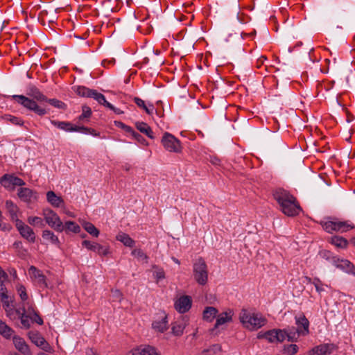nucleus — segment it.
Instances as JSON below:
<instances>
[{
  "label": "nucleus",
  "instance_id": "1",
  "mask_svg": "<svg viewBox=\"0 0 355 355\" xmlns=\"http://www.w3.org/2000/svg\"><path fill=\"white\" fill-rule=\"evenodd\" d=\"M273 196L278 202L280 209L285 215L294 216L301 211V207L296 198L288 191L283 189H277L274 191Z\"/></svg>",
  "mask_w": 355,
  "mask_h": 355
},
{
  "label": "nucleus",
  "instance_id": "2",
  "mask_svg": "<svg viewBox=\"0 0 355 355\" xmlns=\"http://www.w3.org/2000/svg\"><path fill=\"white\" fill-rule=\"evenodd\" d=\"M239 320L243 326L254 331L263 327L266 324V319L261 314L242 309L239 313Z\"/></svg>",
  "mask_w": 355,
  "mask_h": 355
},
{
  "label": "nucleus",
  "instance_id": "3",
  "mask_svg": "<svg viewBox=\"0 0 355 355\" xmlns=\"http://www.w3.org/2000/svg\"><path fill=\"white\" fill-rule=\"evenodd\" d=\"M193 275L199 285L204 286L207 283L208 269L203 259L199 258L193 263Z\"/></svg>",
  "mask_w": 355,
  "mask_h": 355
},
{
  "label": "nucleus",
  "instance_id": "4",
  "mask_svg": "<svg viewBox=\"0 0 355 355\" xmlns=\"http://www.w3.org/2000/svg\"><path fill=\"white\" fill-rule=\"evenodd\" d=\"M323 229L329 232H345L354 227L349 221H341L338 220H329L322 223Z\"/></svg>",
  "mask_w": 355,
  "mask_h": 355
},
{
  "label": "nucleus",
  "instance_id": "5",
  "mask_svg": "<svg viewBox=\"0 0 355 355\" xmlns=\"http://www.w3.org/2000/svg\"><path fill=\"white\" fill-rule=\"evenodd\" d=\"M42 216L48 225L57 232H62L63 223L59 216L51 209H44L42 211Z\"/></svg>",
  "mask_w": 355,
  "mask_h": 355
},
{
  "label": "nucleus",
  "instance_id": "6",
  "mask_svg": "<svg viewBox=\"0 0 355 355\" xmlns=\"http://www.w3.org/2000/svg\"><path fill=\"white\" fill-rule=\"evenodd\" d=\"M12 98L19 104L23 105L24 107L35 112L40 116L44 115L46 112L45 109L40 107L32 99H30L23 95H13Z\"/></svg>",
  "mask_w": 355,
  "mask_h": 355
},
{
  "label": "nucleus",
  "instance_id": "7",
  "mask_svg": "<svg viewBox=\"0 0 355 355\" xmlns=\"http://www.w3.org/2000/svg\"><path fill=\"white\" fill-rule=\"evenodd\" d=\"M162 144L168 152L179 153L181 151L180 141L170 133L165 132L162 138Z\"/></svg>",
  "mask_w": 355,
  "mask_h": 355
},
{
  "label": "nucleus",
  "instance_id": "8",
  "mask_svg": "<svg viewBox=\"0 0 355 355\" xmlns=\"http://www.w3.org/2000/svg\"><path fill=\"white\" fill-rule=\"evenodd\" d=\"M15 226L20 235L28 241L34 243L35 241V234L33 230L26 225L22 220H17Z\"/></svg>",
  "mask_w": 355,
  "mask_h": 355
},
{
  "label": "nucleus",
  "instance_id": "9",
  "mask_svg": "<svg viewBox=\"0 0 355 355\" xmlns=\"http://www.w3.org/2000/svg\"><path fill=\"white\" fill-rule=\"evenodd\" d=\"M31 278L35 282V284L42 288H48L49 284L43 272L38 270L36 267L32 266L28 270Z\"/></svg>",
  "mask_w": 355,
  "mask_h": 355
},
{
  "label": "nucleus",
  "instance_id": "10",
  "mask_svg": "<svg viewBox=\"0 0 355 355\" xmlns=\"http://www.w3.org/2000/svg\"><path fill=\"white\" fill-rule=\"evenodd\" d=\"M189 324V318L187 316H180L171 324V332L175 336H181L184 329Z\"/></svg>",
  "mask_w": 355,
  "mask_h": 355
},
{
  "label": "nucleus",
  "instance_id": "11",
  "mask_svg": "<svg viewBox=\"0 0 355 355\" xmlns=\"http://www.w3.org/2000/svg\"><path fill=\"white\" fill-rule=\"evenodd\" d=\"M82 245L87 250L96 252L101 256H106L110 253L108 246L102 245L96 242L84 240L82 242Z\"/></svg>",
  "mask_w": 355,
  "mask_h": 355
},
{
  "label": "nucleus",
  "instance_id": "12",
  "mask_svg": "<svg viewBox=\"0 0 355 355\" xmlns=\"http://www.w3.org/2000/svg\"><path fill=\"white\" fill-rule=\"evenodd\" d=\"M17 196L21 200L26 203H31L38 199L37 193L29 188L21 187L18 189Z\"/></svg>",
  "mask_w": 355,
  "mask_h": 355
},
{
  "label": "nucleus",
  "instance_id": "13",
  "mask_svg": "<svg viewBox=\"0 0 355 355\" xmlns=\"http://www.w3.org/2000/svg\"><path fill=\"white\" fill-rule=\"evenodd\" d=\"M191 297L188 295H183L175 301L174 306L177 311L180 313H184L191 309Z\"/></svg>",
  "mask_w": 355,
  "mask_h": 355
},
{
  "label": "nucleus",
  "instance_id": "14",
  "mask_svg": "<svg viewBox=\"0 0 355 355\" xmlns=\"http://www.w3.org/2000/svg\"><path fill=\"white\" fill-rule=\"evenodd\" d=\"M295 324L297 326V336H306L309 333V322L304 314L295 316Z\"/></svg>",
  "mask_w": 355,
  "mask_h": 355
},
{
  "label": "nucleus",
  "instance_id": "15",
  "mask_svg": "<svg viewBox=\"0 0 355 355\" xmlns=\"http://www.w3.org/2000/svg\"><path fill=\"white\" fill-rule=\"evenodd\" d=\"M16 315L20 319L21 323L24 327H30V320L33 319L32 316V308H28V311H26L24 305H23L21 308H19L16 310Z\"/></svg>",
  "mask_w": 355,
  "mask_h": 355
},
{
  "label": "nucleus",
  "instance_id": "16",
  "mask_svg": "<svg viewBox=\"0 0 355 355\" xmlns=\"http://www.w3.org/2000/svg\"><path fill=\"white\" fill-rule=\"evenodd\" d=\"M333 264L338 268L343 270L344 272L352 274H355V266L349 261L347 259H340L337 257L333 258Z\"/></svg>",
  "mask_w": 355,
  "mask_h": 355
},
{
  "label": "nucleus",
  "instance_id": "17",
  "mask_svg": "<svg viewBox=\"0 0 355 355\" xmlns=\"http://www.w3.org/2000/svg\"><path fill=\"white\" fill-rule=\"evenodd\" d=\"M286 333L282 329H272L266 331V340L271 343H282L286 339Z\"/></svg>",
  "mask_w": 355,
  "mask_h": 355
},
{
  "label": "nucleus",
  "instance_id": "18",
  "mask_svg": "<svg viewBox=\"0 0 355 355\" xmlns=\"http://www.w3.org/2000/svg\"><path fill=\"white\" fill-rule=\"evenodd\" d=\"M1 183L4 187H8L10 185L21 187L25 185V182L15 175L6 174L1 178Z\"/></svg>",
  "mask_w": 355,
  "mask_h": 355
},
{
  "label": "nucleus",
  "instance_id": "19",
  "mask_svg": "<svg viewBox=\"0 0 355 355\" xmlns=\"http://www.w3.org/2000/svg\"><path fill=\"white\" fill-rule=\"evenodd\" d=\"M13 343L15 348L23 355H31V351L29 346L26 343L24 339L19 336L13 337Z\"/></svg>",
  "mask_w": 355,
  "mask_h": 355
},
{
  "label": "nucleus",
  "instance_id": "20",
  "mask_svg": "<svg viewBox=\"0 0 355 355\" xmlns=\"http://www.w3.org/2000/svg\"><path fill=\"white\" fill-rule=\"evenodd\" d=\"M159 352L153 346L147 345L144 347L131 350L127 355H159Z\"/></svg>",
  "mask_w": 355,
  "mask_h": 355
},
{
  "label": "nucleus",
  "instance_id": "21",
  "mask_svg": "<svg viewBox=\"0 0 355 355\" xmlns=\"http://www.w3.org/2000/svg\"><path fill=\"white\" fill-rule=\"evenodd\" d=\"M152 327L158 332H164L168 329L167 315L163 313L158 320L153 322Z\"/></svg>",
  "mask_w": 355,
  "mask_h": 355
},
{
  "label": "nucleus",
  "instance_id": "22",
  "mask_svg": "<svg viewBox=\"0 0 355 355\" xmlns=\"http://www.w3.org/2000/svg\"><path fill=\"white\" fill-rule=\"evenodd\" d=\"M6 208L8 211L12 220L15 221V223H17V220H20L17 215L19 209L12 200H8L6 201Z\"/></svg>",
  "mask_w": 355,
  "mask_h": 355
},
{
  "label": "nucleus",
  "instance_id": "23",
  "mask_svg": "<svg viewBox=\"0 0 355 355\" xmlns=\"http://www.w3.org/2000/svg\"><path fill=\"white\" fill-rule=\"evenodd\" d=\"M233 311L230 309L228 311L221 313L216 318L215 327L217 328L220 325L225 324L226 322H230L232 320Z\"/></svg>",
  "mask_w": 355,
  "mask_h": 355
},
{
  "label": "nucleus",
  "instance_id": "24",
  "mask_svg": "<svg viewBox=\"0 0 355 355\" xmlns=\"http://www.w3.org/2000/svg\"><path fill=\"white\" fill-rule=\"evenodd\" d=\"M46 199L52 206L60 207L64 202L61 197L57 196L54 191H49L46 193Z\"/></svg>",
  "mask_w": 355,
  "mask_h": 355
},
{
  "label": "nucleus",
  "instance_id": "25",
  "mask_svg": "<svg viewBox=\"0 0 355 355\" xmlns=\"http://www.w3.org/2000/svg\"><path fill=\"white\" fill-rule=\"evenodd\" d=\"M42 238L51 242L52 244L55 245L57 247L60 248V242L58 237L51 230H45L42 232Z\"/></svg>",
  "mask_w": 355,
  "mask_h": 355
},
{
  "label": "nucleus",
  "instance_id": "26",
  "mask_svg": "<svg viewBox=\"0 0 355 355\" xmlns=\"http://www.w3.org/2000/svg\"><path fill=\"white\" fill-rule=\"evenodd\" d=\"M51 123L58 128L65 130L67 132H72V130H78V128H73L71 123L67 121H59L55 120L51 121Z\"/></svg>",
  "mask_w": 355,
  "mask_h": 355
},
{
  "label": "nucleus",
  "instance_id": "27",
  "mask_svg": "<svg viewBox=\"0 0 355 355\" xmlns=\"http://www.w3.org/2000/svg\"><path fill=\"white\" fill-rule=\"evenodd\" d=\"M135 126L138 130L141 133L145 134L150 139L153 138V132L150 127L144 122L137 121L135 123Z\"/></svg>",
  "mask_w": 355,
  "mask_h": 355
},
{
  "label": "nucleus",
  "instance_id": "28",
  "mask_svg": "<svg viewBox=\"0 0 355 355\" xmlns=\"http://www.w3.org/2000/svg\"><path fill=\"white\" fill-rule=\"evenodd\" d=\"M331 243L338 248H346L348 245L347 239L342 236H335L331 238Z\"/></svg>",
  "mask_w": 355,
  "mask_h": 355
},
{
  "label": "nucleus",
  "instance_id": "29",
  "mask_svg": "<svg viewBox=\"0 0 355 355\" xmlns=\"http://www.w3.org/2000/svg\"><path fill=\"white\" fill-rule=\"evenodd\" d=\"M14 334V331L8 327L6 322L0 320V334L6 339L10 338Z\"/></svg>",
  "mask_w": 355,
  "mask_h": 355
},
{
  "label": "nucleus",
  "instance_id": "30",
  "mask_svg": "<svg viewBox=\"0 0 355 355\" xmlns=\"http://www.w3.org/2000/svg\"><path fill=\"white\" fill-rule=\"evenodd\" d=\"M82 226L85 230L92 236L94 237L98 236L99 231L92 223L87 221H83L82 223Z\"/></svg>",
  "mask_w": 355,
  "mask_h": 355
},
{
  "label": "nucleus",
  "instance_id": "31",
  "mask_svg": "<svg viewBox=\"0 0 355 355\" xmlns=\"http://www.w3.org/2000/svg\"><path fill=\"white\" fill-rule=\"evenodd\" d=\"M116 239L123 243L127 247H132L135 245V241L132 239L129 235L125 233H119L116 236Z\"/></svg>",
  "mask_w": 355,
  "mask_h": 355
},
{
  "label": "nucleus",
  "instance_id": "32",
  "mask_svg": "<svg viewBox=\"0 0 355 355\" xmlns=\"http://www.w3.org/2000/svg\"><path fill=\"white\" fill-rule=\"evenodd\" d=\"M218 310L213 306L207 307L203 311V318L207 321H211L216 315Z\"/></svg>",
  "mask_w": 355,
  "mask_h": 355
},
{
  "label": "nucleus",
  "instance_id": "33",
  "mask_svg": "<svg viewBox=\"0 0 355 355\" xmlns=\"http://www.w3.org/2000/svg\"><path fill=\"white\" fill-rule=\"evenodd\" d=\"M89 98L95 99L99 104L106 107L107 103H109L106 101L105 97L103 94L98 92L96 90L92 89Z\"/></svg>",
  "mask_w": 355,
  "mask_h": 355
},
{
  "label": "nucleus",
  "instance_id": "34",
  "mask_svg": "<svg viewBox=\"0 0 355 355\" xmlns=\"http://www.w3.org/2000/svg\"><path fill=\"white\" fill-rule=\"evenodd\" d=\"M317 355H327L331 353L330 346L329 345H320L311 349Z\"/></svg>",
  "mask_w": 355,
  "mask_h": 355
},
{
  "label": "nucleus",
  "instance_id": "35",
  "mask_svg": "<svg viewBox=\"0 0 355 355\" xmlns=\"http://www.w3.org/2000/svg\"><path fill=\"white\" fill-rule=\"evenodd\" d=\"M153 268L154 270L153 275L157 283L165 278V272L163 268L155 265L153 266Z\"/></svg>",
  "mask_w": 355,
  "mask_h": 355
},
{
  "label": "nucleus",
  "instance_id": "36",
  "mask_svg": "<svg viewBox=\"0 0 355 355\" xmlns=\"http://www.w3.org/2000/svg\"><path fill=\"white\" fill-rule=\"evenodd\" d=\"M91 89L84 86H77L74 87L75 92L80 96L89 98L92 93Z\"/></svg>",
  "mask_w": 355,
  "mask_h": 355
},
{
  "label": "nucleus",
  "instance_id": "37",
  "mask_svg": "<svg viewBox=\"0 0 355 355\" xmlns=\"http://www.w3.org/2000/svg\"><path fill=\"white\" fill-rule=\"evenodd\" d=\"M29 338L31 342L39 347L46 340L39 333L30 334Z\"/></svg>",
  "mask_w": 355,
  "mask_h": 355
},
{
  "label": "nucleus",
  "instance_id": "38",
  "mask_svg": "<svg viewBox=\"0 0 355 355\" xmlns=\"http://www.w3.org/2000/svg\"><path fill=\"white\" fill-rule=\"evenodd\" d=\"M30 94L33 97V98L36 99L38 101L42 102L47 101V98L43 94H42L36 87H33L31 89Z\"/></svg>",
  "mask_w": 355,
  "mask_h": 355
},
{
  "label": "nucleus",
  "instance_id": "39",
  "mask_svg": "<svg viewBox=\"0 0 355 355\" xmlns=\"http://www.w3.org/2000/svg\"><path fill=\"white\" fill-rule=\"evenodd\" d=\"M28 223L33 226H38L42 227L44 226L43 219L38 216H29L27 218Z\"/></svg>",
  "mask_w": 355,
  "mask_h": 355
},
{
  "label": "nucleus",
  "instance_id": "40",
  "mask_svg": "<svg viewBox=\"0 0 355 355\" xmlns=\"http://www.w3.org/2000/svg\"><path fill=\"white\" fill-rule=\"evenodd\" d=\"M92 115V110L87 105L82 107V114L78 116L79 121H88V119Z\"/></svg>",
  "mask_w": 355,
  "mask_h": 355
},
{
  "label": "nucleus",
  "instance_id": "41",
  "mask_svg": "<svg viewBox=\"0 0 355 355\" xmlns=\"http://www.w3.org/2000/svg\"><path fill=\"white\" fill-rule=\"evenodd\" d=\"M132 254L139 261H144L147 263L148 257L141 249H135L132 251Z\"/></svg>",
  "mask_w": 355,
  "mask_h": 355
},
{
  "label": "nucleus",
  "instance_id": "42",
  "mask_svg": "<svg viewBox=\"0 0 355 355\" xmlns=\"http://www.w3.org/2000/svg\"><path fill=\"white\" fill-rule=\"evenodd\" d=\"M67 230L73 233H78L80 231V227L73 221H67L64 224Z\"/></svg>",
  "mask_w": 355,
  "mask_h": 355
},
{
  "label": "nucleus",
  "instance_id": "43",
  "mask_svg": "<svg viewBox=\"0 0 355 355\" xmlns=\"http://www.w3.org/2000/svg\"><path fill=\"white\" fill-rule=\"evenodd\" d=\"M284 332L286 333V338H287L288 341H295L297 339V330L295 331L294 328L293 329H282Z\"/></svg>",
  "mask_w": 355,
  "mask_h": 355
},
{
  "label": "nucleus",
  "instance_id": "44",
  "mask_svg": "<svg viewBox=\"0 0 355 355\" xmlns=\"http://www.w3.org/2000/svg\"><path fill=\"white\" fill-rule=\"evenodd\" d=\"M17 291L22 301H26L28 299L26 288L23 285L18 284L17 286Z\"/></svg>",
  "mask_w": 355,
  "mask_h": 355
},
{
  "label": "nucleus",
  "instance_id": "45",
  "mask_svg": "<svg viewBox=\"0 0 355 355\" xmlns=\"http://www.w3.org/2000/svg\"><path fill=\"white\" fill-rule=\"evenodd\" d=\"M298 346L295 344H291L284 347V352L289 355H293L298 351Z\"/></svg>",
  "mask_w": 355,
  "mask_h": 355
},
{
  "label": "nucleus",
  "instance_id": "46",
  "mask_svg": "<svg viewBox=\"0 0 355 355\" xmlns=\"http://www.w3.org/2000/svg\"><path fill=\"white\" fill-rule=\"evenodd\" d=\"M46 101L49 102V104L54 106L55 107L62 109L65 107V105L63 102L58 101L55 98H52V99L47 98Z\"/></svg>",
  "mask_w": 355,
  "mask_h": 355
},
{
  "label": "nucleus",
  "instance_id": "47",
  "mask_svg": "<svg viewBox=\"0 0 355 355\" xmlns=\"http://www.w3.org/2000/svg\"><path fill=\"white\" fill-rule=\"evenodd\" d=\"M1 300L5 311H6V309H10L13 307L12 302L9 299L8 295L4 296L3 297L1 298Z\"/></svg>",
  "mask_w": 355,
  "mask_h": 355
},
{
  "label": "nucleus",
  "instance_id": "48",
  "mask_svg": "<svg viewBox=\"0 0 355 355\" xmlns=\"http://www.w3.org/2000/svg\"><path fill=\"white\" fill-rule=\"evenodd\" d=\"M8 119L14 125H22L24 124V121L17 116H9Z\"/></svg>",
  "mask_w": 355,
  "mask_h": 355
},
{
  "label": "nucleus",
  "instance_id": "49",
  "mask_svg": "<svg viewBox=\"0 0 355 355\" xmlns=\"http://www.w3.org/2000/svg\"><path fill=\"white\" fill-rule=\"evenodd\" d=\"M40 347L44 351L49 353H53L54 352L53 347L49 344V343L45 340Z\"/></svg>",
  "mask_w": 355,
  "mask_h": 355
},
{
  "label": "nucleus",
  "instance_id": "50",
  "mask_svg": "<svg viewBox=\"0 0 355 355\" xmlns=\"http://www.w3.org/2000/svg\"><path fill=\"white\" fill-rule=\"evenodd\" d=\"M32 316L33 319L32 320H34L35 322H37L39 324H43V320L38 315V314L35 311V310L32 308Z\"/></svg>",
  "mask_w": 355,
  "mask_h": 355
},
{
  "label": "nucleus",
  "instance_id": "51",
  "mask_svg": "<svg viewBox=\"0 0 355 355\" xmlns=\"http://www.w3.org/2000/svg\"><path fill=\"white\" fill-rule=\"evenodd\" d=\"M112 295L116 301L120 302L122 298V294L119 290H112Z\"/></svg>",
  "mask_w": 355,
  "mask_h": 355
},
{
  "label": "nucleus",
  "instance_id": "52",
  "mask_svg": "<svg viewBox=\"0 0 355 355\" xmlns=\"http://www.w3.org/2000/svg\"><path fill=\"white\" fill-rule=\"evenodd\" d=\"M132 137L135 138L138 142L141 144H144L146 140L145 139L140 135L139 133L135 131V132L132 135Z\"/></svg>",
  "mask_w": 355,
  "mask_h": 355
},
{
  "label": "nucleus",
  "instance_id": "53",
  "mask_svg": "<svg viewBox=\"0 0 355 355\" xmlns=\"http://www.w3.org/2000/svg\"><path fill=\"white\" fill-rule=\"evenodd\" d=\"M106 107L112 110L115 114H121L123 113V111H121L119 108L115 107L114 105H112L111 103H107Z\"/></svg>",
  "mask_w": 355,
  "mask_h": 355
},
{
  "label": "nucleus",
  "instance_id": "54",
  "mask_svg": "<svg viewBox=\"0 0 355 355\" xmlns=\"http://www.w3.org/2000/svg\"><path fill=\"white\" fill-rule=\"evenodd\" d=\"M17 309H15L14 306L10 308V309H6V312L7 316L10 318H15V315H16V310Z\"/></svg>",
  "mask_w": 355,
  "mask_h": 355
},
{
  "label": "nucleus",
  "instance_id": "55",
  "mask_svg": "<svg viewBox=\"0 0 355 355\" xmlns=\"http://www.w3.org/2000/svg\"><path fill=\"white\" fill-rule=\"evenodd\" d=\"M4 281H0V297L2 298L4 296H6V288L3 284Z\"/></svg>",
  "mask_w": 355,
  "mask_h": 355
},
{
  "label": "nucleus",
  "instance_id": "56",
  "mask_svg": "<svg viewBox=\"0 0 355 355\" xmlns=\"http://www.w3.org/2000/svg\"><path fill=\"white\" fill-rule=\"evenodd\" d=\"M134 102L136 103V105L138 107H141L143 109H144L145 107L146 106V104H145V102L142 99H141V98H139L138 97H135L134 98Z\"/></svg>",
  "mask_w": 355,
  "mask_h": 355
},
{
  "label": "nucleus",
  "instance_id": "57",
  "mask_svg": "<svg viewBox=\"0 0 355 355\" xmlns=\"http://www.w3.org/2000/svg\"><path fill=\"white\" fill-rule=\"evenodd\" d=\"M313 284L315 287V289L316 291L318 292V293H321L322 291H324V288H322V286L320 285V281L319 279H316L314 282H313Z\"/></svg>",
  "mask_w": 355,
  "mask_h": 355
},
{
  "label": "nucleus",
  "instance_id": "58",
  "mask_svg": "<svg viewBox=\"0 0 355 355\" xmlns=\"http://www.w3.org/2000/svg\"><path fill=\"white\" fill-rule=\"evenodd\" d=\"M144 110L146 111L147 114H152L155 110V107L153 105L150 104L148 106H146Z\"/></svg>",
  "mask_w": 355,
  "mask_h": 355
},
{
  "label": "nucleus",
  "instance_id": "59",
  "mask_svg": "<svg viewBox=\"0 0 355 355\" xmlns=\"http://www.w3.org/2000/svg\"><path fill=\"white\" fill-rule=\"evenodd\" d=\"M9 274L13 277L14 280H16L18 279V276L17 274V271L15 268H10L8 270Z\"/></svg>",
  "mask_w": 355,
  "mask_h": 355
},
{
  "label": "nucleus",
  "instance_id": "60",
  "mask_svg": "<svg viewBox=\"0 0 355 355\" xmlns=\"http://www.w3.org/2000/svg\"><path fill=\"white\" fill-rule=\"evenodd\" d=\"M8 277L7 273L0 266V281H5Z\"/></svg>",
  "mask_w": 355,
  "mask_h": 355
},
{
  "label": "nucleus",
  "instance_id": "61",
  "mask_svg": "<svg viewBox=\"0 0 355 355\" xmlns=\"http://www.w3.org/2000/svg\"><path fill=\"white\" fill-rule=\"evenodd\" d=\"M123 129L126 132H129L130 134H131V135L135 132V130L130 126L128 125H124L123 126Z\"/></svg>",
  "mask_w": 355,
  "mask_h": 355
},
{
  "label": "nucleus",
  "instance_id": "62",
  "mask_svg": "<svg viewBox=\"0 0 355 355\" xmlns=\"http://www.w3.org/2000/svg\"><path fill=\"white\" fill-rule=\"evenodd\" d=\"M85 134H90V135H92L94 136H98V134L96 133V132L94 130V129H91V128H87V130H86V132H85Z\"/></svg>",
  "mask_w": 355,
  "mask_h": 355
},
{
  "label": "nucleus",
  "instance_id": "63",
  "mask_svg": "<svg viewBox=\"0 0 355 355\" xmlns=\"http://www.w3.org/2000/svg\"><path fill=\"white\" fill-rule=\"evenodd\" d=\"M0 230L2 231L9 230L8 225L6 223L0 222Z\"/></svg>",
  "mask_w": 355,
  "mask_h": 355
},
{
  "label": "nucleus",
  "instance_id": "64",
  "mask_svg": "<svg viewBox=\"0 0 355 355\" xmlns=\"http://www.w3.org/2000/svg\"><path fill=\"white\" fill-rule=\"evenodd\" d=\"M211 162L214 165H219L220 160L217 157H211Z\"/></svg>",
  "mask_w": 355,
  "mask_h": 355
}]
</instances>
